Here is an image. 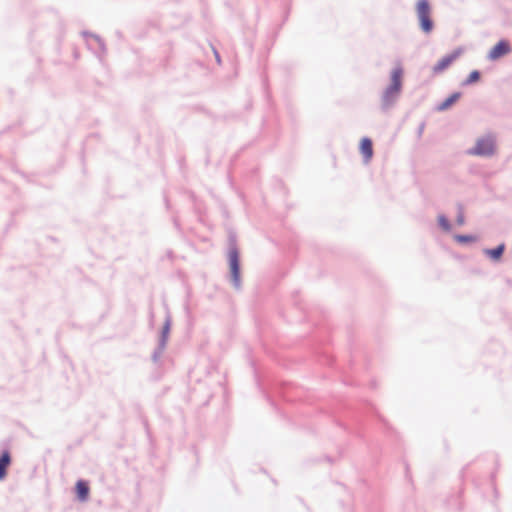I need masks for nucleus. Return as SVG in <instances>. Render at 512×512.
<instances>
[{"mask_svg":"<svg viewBox=\"0 0 512 512\" xmlns=\"http://www.w3.org/2000/svg\"><path fill=\"white\" fill-rule=\"evenodd\" d=\"M457 223L459 225H463L464 224V216L462 213L459 214L458 218H457Z\"/></svg>","mask_w":512,"mask_h":512,"instance_id":"2eb2a0df","label":"nucleus"},{"mask_svg":"<svg viewBox=\"0 0 512 512\" xmlns=\"http://www.w3.org/2000/svg\"><path fill=\"white\" fill-rule=\"evenodd\" d=\"M403 70L400 67L393 69L391 72V84L385 90L383 102L386 105L391 104L400 93L402 87Z\"/></svg>","mask_w":512,"mask_h":512,"instance_id":"f257e3e1","label":"nucleus"},{"mask_svg":"<svg viewBox=\"0 0 512 512\" xmlns=\"http://www.w3.org/2000/svg\"><path fill=\"white\" fill-rule=\"evenodd\" d=\"M505 245L500 244L498 247L494 249H488L485 251L487 255H489L493 260H499L504 252Z\"/></svg>","mask_w":512,"mask_h":512,"instance_id":"9b49d317","label":"nucleus"},{"mask_svg":"<svg viewBox=\"0 0 512 512\" xmlns=\"http://www.w3.org/2000/svg\"><path fill=\"white\" fill-rule=\"evenodd\" d=\"M511 52V46L507 40H500L489 51L488 57L490 60H497Z\"/></svg>","mask_w":512,"mask_h":512,"instance_id":"20e7f679","label":"nucleus"},{"mask_svg":"<svg viewBox=\"0 0 512 512\" xmlns=\"http://www.w3.org/2000/svg\"><path fill=\"white\" fill-rule=\"evenodd\" d=\"M461 94L459 92L453 93L450 95L445 101H443L439 107L438 110L443 111L448 109L450 106H452L458 99L460 98Z\"/></svg>","mask_w":512,"mask_h":512,"instance_id":"9d476101","label":"nucleus"},{"mask_svg":"<svg viewBox=\"0 0 512 512\" xmlns=\"http://www.w3.org/2000/svg\"><path fill=\"white\" fill-rule=\"evenodd\" d=\"M480 79V73L476 70L472 71L466 80V84H472Z\"/></svg>","mask_w":512,"mask_h":512,"instance_id":"ddd939ff","label":"nucleus"},{"mask_svg":"<svg viewBox=\"0 0 512 512\" xmlns=\"http://www.w3.org/2000/svg\"><path fill=\"white\" fill-rule=\"evenodd\" d=\"M360 153L364 157V161L368 163L373 157V144L369 138H363L360 141Z\"/></svg>","mask_w":512,"mask_h":512,"instance_id":"423d86ee","label":"nucleus"},{"mask_svg":"<svg viewBox=\"0 0 512 512\" xmlns=\"http://www.w3.org/2000/svg\"><path fill=\"white\" fill-rule=\"evenodd\" d=\"M10 463V453L8 451H4L0 457V480H3L6 477V470Z\"/></svg>","mask_w":512,"mask_h":512,"instance_id":"1a4fd4ad","label":"nucleus"},{"mask_svg":"<svg viewBox=\"0 0 512 512\" xmlns=\"http://www.w3.org/2000/svg\"><path fill=\"white\" fill-rule=\"evenodd\" d=\"M416 13L423 32L430 33L433 30L431 19V7L428 0H419L416 4Z\"/></svg>","mask_w":512,"mask_h":512,"instance_id":"f03ea898","label":"nucleus"},{"mask_svg":"<svg viewBox=\"0 0 512 512\" xmlns=\"http://www.w3.org/2000/svg\"><path fill=\"white\" fill-rule=\"evenodd\" d=\"M75 491L79 501H86L90 493L88 482L84 480H78L75 485Z\"/></svg>","mask_w":512,"mask_h":512,"instance_id":"6e6552de","label":"nucleus"},{"mask_svg":"<svg viewBox=\"0 0 512 512\" xmlns=\"http://www.w3.org/2000/svg\"><path fill=\"white\" fill-rule=\"evenodd\" d=\"M229 265H230V271L232 280L234 281L235 285H239L240 282V267H239V255L238 251L236 249H232L229 252Z\"/></svg>","mask_w":512,"mask_h":512,"instance_id":"39448f33","label":"nucleus"},{"mask_svg":"<svg viewBox=\"0 0 512 512\" xmlns=\"http://www.w3.org/2000/svg\"><path fill=\"white\" fill-rule=\"evenodd\" d=\"M495 152V138L491 135L477 140L475 146L469 151L471 155L491 156Z\"/></svg>","mask_w":512,"mask_h":512,"instance_id":"7ed1b4c3","label":"nucleus"},{"mask_svg":"<svg viewBox=\"0 0 512 512\" xmlns=\"http://www.w3.org/2000/svg\"><path fill=\"white\" fill-rule=\"evenodd\" d=\"M459 56V52H454L451 55L443 57L438 63L433 67V72L438 74L448 68L452 62Z\"/></svg>","mask_w":512,"mask_h":512,"instance_id":"0eeeda50","label":"nucleus"},{"mask_svg":"<svg viewBox=\"0 0 512 512\" xmlns=\"http://www.w3.org/2000/svg\"><path fill=\"white\" fill-rule=\"evenodd\" d=\"M439 225L442 227L443 230L449 231L450 230V224L446 217L439 216L438 217Z\"/></svg>","mask_w":512,"mask_h":512,"instance_id":"4468645a","label":"nucleus"},{"mask_svg":"<svg viewBox=\"0 0 512 512\" xmlns=\"http://www.w3.org/2000/svg\"><path fill=\"white\" fill-rule=\"evenodd\" d=\"M455 240L459 243H471L475 242L477 238L472 235H456Z\"/></svg>","mask_w":512,"mask_h":512,"instance_id":"f8f14e48","label":"nucleus"}]
</instances>
